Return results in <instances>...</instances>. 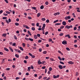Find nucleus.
Wrapping results in <instances>:
<instances>
[{
	"label": "nucleus",
	"mask_w": 80,
	"mask_h": 80,
	"mask_svg": "<svg viewBox=\"0 0 80 80\" xmlns=\"http://www.w3.org/2000/svg\"><path fill=\"white\" fill-rule=\"evenodd\" d=\"M73 27V26L72 25H71L70 26H68V25H66L65 28H68V29H69V28H72Z\"/></svg>",
	"instance_id": "f257e3e1"
},
{
	"label": "nucleus",
	"mask_w": 80,
	"mask_h": 80,
	"mask_svg": "<svg viewBox=\"0 0 80 80\" xmlns=\"http://www.w3.org/2000/svg\"><path fill=\"white\" fill-rule=\"evenodd\" d=\"M71 18V17H70V16H66L65 17V20H69V19H70Z\"/></svg>",
	"instance_id": "f03ea898"
},
{
	"label": "nucleus",
	"mask_w": 80,
	"mask_h": 80,
	"mask_svg": "<svg viewBox=\"0 0 80 80\" xmlns=\"http://www.w3.org/2000/svg\"><path fill=\"white\" fill-rule=\"evenodd\" d=\"M62 43L63 45H67V41H64L62 42Z\"/></svg>",
	"instance_id": "7ed1b4c3"
},
{
	"label": "nucleus",
	"mask_w": 80,
	"mask_h": 80,
	"mask_svg": "<svg viewBox=\"0 0 80 80\" xmlns=\"http://www.w3.org/2000/svg\"><path fill=\"white\" fill-rule=\"evenodd\" d=\"M45 24H43V27L41 29V30H44V29H45Z\"/></svg>",
	"instance_id": "20e7f679"
},
{
	"label": "nucleus",
	"mask_w": 80,
	"mask_h": 80,
	"mask_svg": "<svg viewBox=\"0 0 80 80\" xmlns=\"http://www.w3.org/2000/svg\"><path fill=\"white\" fill-rule=\"evenodd\" d=\"M65 37H68V38H71V37L70 36L69 34H67L65 35Z\"/></svg>",
	"instance_id": "39448f33"
},
{
	"label": "nucleus",
	"mask_w": 80,
	"mask_h": 80,
	"mask_svg": "<svg viewBox=\"0 0 80 80\" xmlns=\"http://www.w3.org/2000/svg\"><path fill=\"white\" fill-rule=\"evenodd\" d=\"M62 24L63 25H66V24H67V23L65 21H63L62 22Z\"/></svg>",
	"instance_id": "423d86ee"
},
{
	"label": "nucleus",
	"mask_w": 80,
	"mask_h": 80,
	"mask_svg": "<svg viewBox=\"0 0 80 80\" xmlns=\"http://www.w3.org/2000/svg\"><path fill=\"white\" fill-rule=\"evenodd\" d=\"M68 63H69V64H74V63L72 61H69V62H68Z\"/></svg>",
	"instance_id": "0eeeda50"
},
{
	"label": "nucleus",
	"mask_w": 80,
	"mask_h": 80,
	"mask_svg": "<svg viewBox=\"0 0 80 80\" xmlns=\"http://www.w3.org/2000/svg\"><path fill=\"white\" fill-rule=\"evenodd\" d=\"M58 67L60 69H62L63 68V67L61 65H59Z\"/></svg>",
	"instance_id": "6e6552de"
},
{
	"label": "nucleus",
	"mask_w": 80,
	"mask_h": 80,
	"mask_svg": "<svg viewBox=\"0 0 80 80\" xmlns=\"http://www.w3.org/2000/svg\"><path fill=\"white\" fill-rule=\"evenodd\" d=\"M40 8L42 9H43L44 8V6L43 5H42L40 7Z\"/></svg>",
	"instance_id": "1a4fd4ad"
},
{
	"label": "nucleus",
	"mask_w": 80,
	"mask_h": 80,
	"mask_svg": "<svg viewBox=\"0 0 80 80\" xmlns=\"http://www.w3.org/2000/svg\"><path fill=\"white\" fill-rule=\"evenodd\" d=\"M28 33L29 35L30 36H32V34H31V33H30V32L29 31H28Z\"/></svg>",
	"instance_id": "9d476101"
},
{
	"label": "nucleus",
	"mask_w": 80,
	"mask_h": 80,
	"mask_svg": "<svg viewBox=\"0 0 80 80\" xmlns=\"http://www.w3.org/2000/svg\"><path fill=\"white\" fill-rule=\"evenodd\" d=\"M4 49L5 50H6V51H7V52H8V51H9V50H8V49L7 48H4Z\"/></svg>",
	"instance_id": "9b49d317"
},
{
	"label": "nucleus",
	"mask_w": 80,
	"mask_h": 80,
	"mask_svg": "<svg viewBox=\"0 0 80 80\" xmlns=\"http://www.w3.org/2000/svg\"><path fill=\"white\" fill-rule=\"evenodd\" d=\"M47 53V52L46 51H45L43 52L42 53H43V54H46Z\"/></svg>",
	"instance_id": "f8f14e48"
},
{
	"label": "nucleus",
	"mask_w": 80,
	"mask_h": 80,
	"mask_svg": "<svg viewBox=\"0 0 80 80\" xmlns=\"http://www.w3.org/2000/svg\"><path fill=\"white\" fill-rule=\"evenodd\" d=\"M10 49V50L12 52H13V49H12V48H11V47H9Z\"/></svg>",
	"instance_id": "ddd939ff"
},
{
	"label": "nucleus",
	"mask_w": 80,
	"mask_h": 80,
	"mask_svg": "<svg viewBox=\"0 0 80 80\" xmlns=\"http://www.w3.org/2000/svg\"><path fill=\"white\" fill-rule=\"evenodd\" d=\"M40 15H41V14H40V13H38L37 15V17H40Z\"/></svg>",
	"instance_id": "4468645a"
},
{
	"label": "nucleus",
	"mask_w": 80,
	"mask_h": 80,
	"mask_svg": "<svg viewBox=\"0 0 80 80\" xmlns=\"http://www.w3.org/2000/svg\"><path fill=\"white\" fill-rule=\"evenodd\" d=\"M6 22L8 24H9V23H10V22H9V21H8V20L7 19L6 20Z\"/></svg>",
	"instance_id": "2eb2a0df"
},
{
	"label": "nucleus",
	"mask_w": 80,
	"mask_h": 80,
	"mask_svg": "<svg viewBox=\"0 0 80 80\" xmlns=\"http://www.w3.org/2000/svg\"><path fill=\"white\" fill-rule=\"evenodd\" d=\"M15 56L17 57V58H19V55L18 54H16L15 55Z\"/></svg>",
	"instance_id": "dca6fc26"
},
{
	"label": "nucleus",
	"mask_w": 80,
	"mask_h": 80,
	"mask_svg": "<svg viewBox=\"0 0 80 80\" xmlns=\"http://www.w3.org/2000/svg\"><path fill=\"white\" fill-rule=\"evenodd\" d=\"M34 37V38H35V39H37V35H35Z\"/></svg>",
	"instance_id": "f3484780"
},
{
	"label": "nucleus",
	"mask_w": 80,
	"mask_h": 80,
	"mask_svg": "<svg viewBox=\"0 0 80 80\" xmlns=\"http://www.w3.org/2000/svg\"><path fill=\"white\" fill-rule=\"evenodd\" d=\"M31 29L32 30L34 31V30H35V28L34 27H32Z\"/></svg>",
	"instance_id": "a211bd4d"
},
{
	"label": "nucleus",
	"mask_w": 80,
	"mask_h": 80,
	"mask_svg": "<svg viewBox=\"0 0 80 80\" xmlns=\"http://www.w3.org/2000/svg\"><path fill=\"white\" fill-rule=\"evenodd\" d=\"M38 64H42V62H41V61H38Z\"/></svg>",
	"instance_id": "6ab92c4d"
},
{
	"label": "nucleus",
	"mask_w": 80,
	"mask_h": 80,
	"mask_svg": "<svg viewBox=\"0 0 80 80\" xmlns=\"http://www.w3.org/2000/svg\"><path fill=\"white\" fill-rule=\"evenodd\" d=\"M19 48H20V49L21 50H22V51H23V48H22V47H20Z\"/></svg>",
	"instance_id": "aec40b11"
},
{
	"label": "nucleus",
	"mask_w": 80,
	"mask_h": 80,
	"mask_svg": "<svg viewBox=\"0 0 80 80\" xmlns=\"http://www.w3.org/2000/svg\"><path fill=\"white\" fill-rule=\"evenodd\" d=\"M64 27H65V26H61L60 27V29H63V28Z\"/></svg>",
	"instance_id": "412c9836"
},
{
	"label": "nucleus",
	"mask_w": 80,
	"mask_h": 80,
	"mask_svg": "<svg viewBox=\"0 0 80 80\" xmlns=\"http://www.w3.org/2000/svg\"><path fill=\"white\" fill-rule=\"evenodd\" d=\"M29 40H30V41H31L32 42H33V39L31 38H29Z\"/></svg>",
	"instance_id": "4be33fe9"
},
{
	"label": "nucleus",
	"mask_w": 80,
	"mask_h": 80,
	"mask_svg": "<svg viewBox=\"0 0 80 80\" xmlns=\"http://www.w3.org/2000/svg\"><path fill=\"white\" fill-rule=\"evenodd\" d=\"M41 20L42 21H45L46 19L45 18H43L41 19Z\"/></svg>",
	"instance_id": "5701e85b"
},
{
	"label": "nucleus",
	"mask_w": 80,
	"mask_h": 80,
	"mask_svg": "<svg viewBox=\"0 0 80 80\" xmlns=\"http://www.w3.org/2000/svg\"><path fill=\"white\" fill-rule=\"evenodd\" d=\"M61 25V23H56L55 24V25Z\"/></svg>",
	"instance_id": "b1692460"
},
{
	"label": "nucleus",
	"mask_w": 80,
	"mask_h": 80,
	"mask_svg": "<svg viewBox=\"0 0 80 80\" xmlns=\"http://www.w3.org/2000/svg\"><path fill=\"white\" fill-rule=\"evenodd\" d=\"M15 25L16 26H18V25H19V23H15Z\"/></svg>",
	"instance_id": "393cba45"
},
{
	"label": "nucleus",
	"mask_w": 80,
	"mask_h": 80,
	"mask_svg": "<svg viewBox=\"0 0 80 80\" xmlns=\"http://www.w3.org/2000/svg\"><path fill=\"white\" fill-rule=\"evenodd\" d=\"M58 22V20H57L53 22V23H57V22Z\"/></svg>",
	"instance_id": "a878e982"
},
{
	"label": "nucleus",
	"mask_w": 80,
	"mask_h": 80,
	"mask_svg": "<svg viewBox=\"0 0 80 80\" xmlns=\"http://www.w3.org/2000/svg\"><path fill=\"white\" fill-rule=\"evenodd\" d=\"M63 33H61L59 34L60 36H63Z\"/></svg>",
	"instance_id": "bb28decb"
},
{
	"label": "nucleus",
	"mask_w": 80,
	"mask_h": 80,
	"mask_svg": "<svg viewBox=\"0 0 80 80\" xmlns=\"http://www.w3.org/2000/svg\"><path fill=\"white\" fill-rule=\"evenodd\" d=\"M25 40H27L28 41L29 40V39H28L27 38H25Z\"/></svg>",
	"instance_id": "cd10ccee"
},
{
	"label": "nucleus",
	"mask_w": 80,
	"mask_h": 80,
	"mask_svg": "<svg viewBox=\"0 0 80 80\" xmlns=\"http://www.w3.org/2000/svg\"><path fill=\"white\" fill-rule=\"evenodd\" d=\"M59 63H61V64H62V65H64V63H63V62L62 61H60L59 62Z\"/></svg>",
	"instance_id": "c85d7f7f"
},
{
	"label": "nucleus",
	"mask_w": 80,
	"mask_h": 80,
	"mask_svg": "<svg viewBox=\"0 0 80 80\" xmlns=\"http://www.w3.org/2000/svg\"><path fill=\"white\" fill-rule=\"evenodd\" d=\"M45 4L46 5H48V1H47L45 2Z\"/></svg>",
	"instance_id": "c756f323"
},
{
	"label": "nucleus",
	"mask_w": 80,
	"mask_h": 80,
	"mask_svg": "<svg viewBox=\"0 0 80 80\" xmlns=\"http://www.w3.org/2000/svg\"><path fill=\"white\" fill-rule=\"evenodd\" d=\"M7 17H3L2 18V19L3 20H5V19H7Z\"/></svg>",
	"instance_id": "7c9ffc66"
},
{
	"label": "nucleus",
	"mask_w": 80,
	"mask_h": 80,
	"mask_svg": "<svg viewBox=\"0 0 80 80\" xmlns=\"http://www.w3.org/2000/svg\"><path fill=\"white\" fill-rule=\"evenodd\" d=\"M6 35L7 34L6 33H4L2 34V36H3V37H6Z\"/></svg>",
	"instance_id": "2f4dec72"
},
{
	"label": "nucleus",
	"mask_w": 80,
	"mask_h": 80,
	"mask_svg": "<svg viewBox=\"0 0 80 80\" xmlns=\"http://www.w3.org/2000/svg\"><path fill=\"white\" fill-rule=\"evenodd\" d=\"M49 22H50V21L48 19H47L46 21V22L47 23H49Z\"/></svg>",
	"instance_id": "473e14b6"
},
{
	"label": "nucleus",
	"mask_w": 80,
	"mask_h": 80,
	"mask_svg": "<svg viewBox=\"0 0 80 80\" xmlns=\"http://www.w3.org/2000/svg\"><path fill=\"white\" fill-rule=\"evenodd\" d=\"M66 50H68V51H70V48H66Z\"/></svg>",
	"instance_id": "72a5a7b5"
},
{
	"label": "nucleus",
	"mask_w": 80,
	"mask_h": 80,
	"mask_svg": "<svg viewBox=\"0 0 80 80\" xmlns=\"http://www.w3.org/2000/svg\"><path fill=\"white\" fill-rule=\"evenodd\" d=\"M6 13H8V14H10V12H8V11H6Z\"/></svg>",
	"instance_id": "f704fd0d"
},
{
	"label": "nucleus",
	"mask_w": 80,
	"mask_h": 80,
	"mask_svg": "<svg viewBox=\"0 0 80 80\" xmlns=\"http://www.w3.org/2000/svg\"><path fill=\"white\" fill-rule=\"evenodd\" d=\"M16 45V43H13L12 44V46H15Z\"/></svg>",
	"instance_id": "c9c22d12"
},
{
	"label": "nucleus",
	"mask_w": 80,
	"mask_h": 80,
	"mask_svg": "<svg viewBox=\"0 0 80 80\" xmlns=\"http://www.w3.org/2000/svg\"><path fill=\"white\" fill-rule=\"evenodd\" d=\"M58 58L61 61H62V58H60V57H58Z\"/></svg>",
	"instance_id": "e433bc0d"
},
{
	"label": "nucleus",
	"mask_w": 80,
	"mask_h": 80,
	"mask_svg": "<svg viewBox=\"0 0 80 80\" xmlns=\"http://www.w3.org/2000/svg\"><path fill=\"white\" fill-rule=\"evenodd\" d=\"M25 59H28V56H26V57H25Z\"/></svg>",
	"instance_id": "4c0bfd02"
},
{
	"label": "nucleus",
	"mask_w": 80,
	"mask_h": 80,
	"mask_svg": "<svg viewBox=\"0 0 80 80\" xmlns=\"http://www.w3.org/2000/svg\"><path fill=\"white\" fill-rule=\"evenodd\" d=\"M1 24H2V26H4L5 24H4V22H2Z\"/></svg>",
	"instance_id": "58836bf2"
},
{
	"label": "nucleus",
	"mask_w": 80,
	"mask_h": 80,
	"mask_svg": "<svg viewBox=\"0 0 80 80\" xmlns=\"http://www.w3.org/2000/svg\"><path fill=\"white\" fill-rule=\"evenodd\" d=\"M50 59L51 61H54V60H53V58H50Z\"/></svg>",
	"instance_id": "ea45409f"
},
{
	"label": "nucleus",
	"mask_w": 80,
	"mask_h": 80,
	"mask_svg": "<svg viewBox=\"0 0 80 80\" xmlns=\"http://www.w3.org/2000/svg\"><path fill=\"white\" fill-rule=\"evenodd\" d=\"M14 37L15 40H17V37H16V36H15V35H14Z\"/></svg>",
	"instance_id": "a19ab883"
},
{
	"label": "nucleus",
	"mask_w": 80,
	"mask_h": 80,
	"mask_svg": "<svg viewBox=\"0 0 80 80\" xmlns=\"http://www.w3.org/2000/svg\"><path fill=\"white\" fill-rule=\"evenodd\" d=\"M48 31H47L46 32H45V35H47V34H48Z\"/></svg>",
	"instance_id": "79ce46f5"
},
{
	"label": "nucleus",
	"mask_w": 80,
	"mask_h": 80,
	"mask_svg": "<svg viewBox=\"0 0 80 80\" xmlns=\"http://www.w3.org/2000/svg\"><path fill=\"white\" fill-rule=\"evenodd\" d=\"M36 26L37 27H38V26H39V23L38 22L36 24Z\"/></svg>",
	"instance_id": "37998d69"
},
{
	"label": "nucleus",
	"mask_w": 80,
	"mask_h": 80,
	"mask_svg": "<svg viewBox=\"0 0 80 80\" xmlns=\"http://www.w3.org/2000/svg\"><path fill=\"white\" fill-rule=\"evenodd\" d=\"M49 71H52V68L51 67L49 68Z\"/></svg>",
	"instance_id": "c03bdc74"
},
{
	"label": "nucleus",
	"mask_w": 80,
	"mask_h": 80,
	"mask_svg": "<svg viewBox=\"0 0 80 80\" xmlns=\"http://www.w3.org/2000/svg\"><path fill=\"white\" fill-rule=\"evenodd\" d=\"M52 39L51 38H49V42H52Z\"/></svg>",
	"instance_id": "a18cd8bd"
},
{
	"label": "nucleus",
	"mask_w": 80,
	"mask_h": 80,
	"mask_svg": "<svg viewBox=\"0 0 80 80\" xmlns=\"http://www.w3.org/2000/svg\"><path fill=\"white\" fill-rule=\"evenodd\" d=\"M42 76H40L39 78H38V79H41V78H42Z\"/></svg>",
	"instance_id": "49530a36"
},
{
	"label": "nucleus",
	"mask_w": 80,
	"mask_h": 80,
	"mask_svg": "<svg viewBox=\"0 0 80 80\" xmlns=\"http://www.w3.org/2000/svg\"><path fill=\"white\" fill-rule=\"evenodd\" d=\"M31 57L32 58H34L35 57V55H32Z\"/></svg>",
	"instance_id": "de8ad7c7"
},
{
	"label": "nucleus",
	"mask_w": 80,
	"mask_h": 80,
	"mask_svg": "<svg viewBox=\"0 0 80 80\" xmlns=\"http://www.w3.org/2000/svg\"><path fill=\"white\" fill-rule=\"evenodd\" d=\"M46 68V67L45 66H43L42 68V69H45Z\"/></svg>",
	"instance_id": "09e8293b"
},
{
	"label": "nucleus",
	"mask_w": 80,
	"mask_h": 80,
	"mask_svg": "<svg viewBox=\"0 0 80 80\" xmlns=\"http://www.w3.org/2000/svg\"><path fill=\"white\" fill-rule=\"evenodd\" d=\"M37 36L38 37H40V34H38L37 35Z\"/></svg>",
	"instance_id": "8fccbe9b"
},
{
	"label": "nucleus",
	"mask_w": 80,
	"mask_h": 80,
	"mask_svg": "<svg viewBox=\"0 0 80 80\" xmlns=\"http://www.w3.org/2000/svg\"><path fill=\"white\" fill-rule=\"evenodd\" d=\"M26 28H27V29H29L30 28V27H28L27 26H26Z\"/></svg>",
	"instance_id": "3c124183"
},
{
	"label": "nucleus",
	"mask_w": 80,
	"mask_h": 80,
	"mask_svg": "<svg viewBox=\"0 0 80 80\" xmlns=\"http://www.w3.org/2000/svg\"><path fill=\"white\" fill-rule=\"evenodd\" d=\"M72 16H73V17H76L75 14V13H72Z\"/></svg>",
	"instance_id": "603ef678"
},
{
	"label": "nucleus",
	"mask_w": 80,
	"mask_h": 80,
	"mask_svg": "<svg viewBox=\"0 0 80 80\" xmlns=\"http://www.w3.org/2000/svg\"><path fill=\"white\" fill-rule=\"evenodd\" d=\"M31 67L32 69H33V68H34L33 67V65H31Z\"/></svg>",
	"instance_id": "864d4df0"
},
{
	"label": "nucleus",
	"mask_w": 80,
	"mask_h": 80,
	"mask_svg": "<svg viewBox=\"0 0 80 80\" xmlns=\"http://www.w3.org/2000/svg\"><path fill=\"white\" fill-rule=\"evenodd\" d=\"M77 27H74V30H77Z\"/></svg>",
	"instance_id": "5fc2aeb1"
},
{
	"label": "nucleus",
	"mask_w": 80,
	"mask_h": 80,
	"mask_svg": "<svg viewBox=\"0 0 80 80\" xmlns=\"http://www.w3.org/2000/svg\"><path fill=\"white\" fill-rule=\"evenodd\" d=\"M24 63H27V61H26V60H24Z\"/></svg>",
	"instance_id": "6e6d98bb"
},
{
	"label": "nucleus",
	"mask_w": 80,
	"mask_h": 80,
	"mask_svg": "<svg viewBox=\"0 0 80 80\" xmlns=\"http://www.w3.org/2000/svg\"><path fill=\"white\" fill-rule=\"evenodd\" d=\"M35 25V24L34 23H32V26H33L34 27Z\"/></svg>",
	"instance_id": "4d7b16f0"
},
{
	"label": "nucleus",
	"mask_w": 80,
	"mask_h": 80,
	"mask_svg": "<svg viewBox=\"0 0 80 80\" xmlns=\"http://www.w3.org/2000/svg\"><path fill=\"white\" fill-rule=\"evenodd\" d=\"M22 45L23 47H25V44L24 43H23Z\"/></svg>",
	"instance_id": "13d9d810"
},
{
	"label": "nucleus",
	"mask_w": 80,
	"mask_h": 80,
	"mask_svg": "<svg viewBox=\"0 0 80 80\" xmlns=\"http://www.w3.org/2000/svg\"><path fill=\"white\" fill-rule=\"evenodd\" d=\"M3 13V10H1L0 11V14H1V13Z\"/></svg>",
	"instance_id": "bf43d9fd"
},
{
	"label": "nucleus",
	"mask_w": 80,
	"mask_h": 80,
	"mask_svg": "<svg viewBox=\"0 0 80 80\" xmlns=\"http://www.w3.org/2000/svg\"><path fill=\"white\" fill-rule=\"evenodd\" d=\"M74 43H77V40H74Z\"/></svg>",
	"instance_id": "052dcab7"
},
{
	"label": "nucleus",
	"mask_w": 80,
	"mask_h": 80,
	"mask_svg": "<svg viewBox=\"0 0 80 80\" xmlns=\"http://www.w3.org/2000/svg\"><path fill=\"white\" fill-rule=\"evenodd\" d=\"M4 76H5V73H3L2 74V77H4Z\"/></svg>",
	"instance_id": "680f3d73"
},
{
	"label": "nucleus",
	"mask_w": 80,
	"mask_h": 80,
	"mask_svg": "<svg viewBox=\"0 0 80 80\" xmlns=\"http://www.w3.org/2000/svg\"><path fill=\"white\" fill-rule=\"evenodd\" d=\"M42 64H44L45 63V61H42Z\"/></svg>",
	"instance_id": "e2e57ef3"
},
{
	"label": "nucleus",
	"mask_w": 80,
	"mask_h": 80,
	"mask_svg": "<svg viewBox=\"0 0 80 80\" xmlns=\"http://www.w3.org/2000/svg\"><path fill=\"white\" fill-rule=\"evenodd\" d=\"M32 8L34 9V10H36V7H32Z\"/></svg>",
	"instance_id": "0e129e2a"
},
{
	"label": "nucleus",
	"mask_w": 80,
	"mask_h": 80,
	"mask_svg": "<svg viewBox=\"0 0 80 80\" xmlns=\"http://www.w3.org/2000/svg\"><path fill=\"white\" fill-rule=\"evenodd\" d=\"M41 42H42V40H39L38 41V43H40Z\"/></svg>",
	"instance_id": "69168bd1"
},
{
	"label": "nucleus",
	"mask_w": 80,
	"mask_h": 80,
	"mask_svg": "<svg viewBox=\"0 0 80 80\" xmlns=\"http://www.w3.org/2000/svg\"><path fill=\"white\" fill-rule=\"evenodd\" d=\"M8 22H9V23H10V22H11V19H10V18H9L8 19Z\"/></svg>",
	"instance_id": "338daca9"
},
{
	"label": "nucleus",
	"mask_w": 80,
	"mask_h": 80,
	"mask_svg": "<svg viewBox=\"0 0 80 80\" xmlns=\"http://www.w3.org/2000/svg\"><path fill=\"white\" fill-rule=\"evenodd\" d=\"M39 51L40 52H42V49H41V48H39Z\"/></svg>",
	"instance_id": "774afa93"
}]
</instances>
